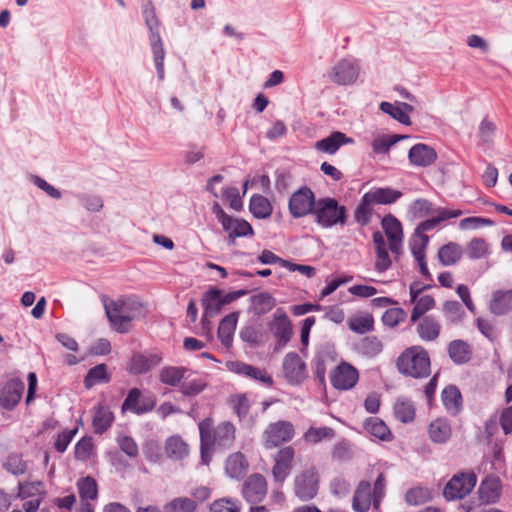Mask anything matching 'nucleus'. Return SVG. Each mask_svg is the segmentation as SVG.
I'll return each mask as SVG.
<instances>
[{
	"label": "nucleus",
	"instance_id": "obj_19",
	"mask_svg": "<svg viewBox=\"0 0 512 512\" xmlns=\"http://www.w3.org/2000/svg\"><path fill=\"white\" fill-rule=\"evenodd\" d=\"M202 305L204 308L202 325L205 328L209 324L207 318L216 316L222 310L221 291L213 288L205 292L202 298Z\"/></svg>",
	"mask_w": 512,
	"mask_h": 512
},
{
	"label": "nucleus",
	"instance_id": "obj_44",
	"mask_svg": "<svg viewBox=\"0 0 512 512\" xmlns=\"http://www.w3.org/2000/svg\"><path fill=\"white\" fill-rule=\"evenodd\" d=\"M251 213L259 219L268 218L272 214V206L267 198L262 195L251 197L249 205Z\"/></svg>",
	"mask_w": 512,
	"mask_h": 512
},
{
	"label": "nucleus",
	"instance_id": "obj_1",
	"mask_svg": "<svg viewBox=\"0 0 512 512\" xmlns=\"http://www.w3.org/2000/svg\"><path fill=\"white\" fill-rule=\"evenodd\" d=\"M381 226L387 237L388 244L380 231L374 232L372 238L376 253L375 269L383 273L392 264L388 249L396 259L403 252V230L400 221L393 215H386L381 221Z\"/></svg>",
	"mask_w": 512,
	"mask_h": 512
},
{
	"label": "nucleus",
	"instance_id": "obj_46",
	"mask_svg": "<svg viewBox=\"0 0 512 512\" xmlns=\"http://www.w3.org/2000/svg\"><path fill=\"white\" fill-rule=\"evenodd\" d=\"M408 138L406 135H382L376 137L372 142L373 152L376 154H385L390 148L401 139Z\"/></svg>",
	"mask_w": 512,
	"mask_h": 512
},
{
	"label": "nucleus",
	"instance_id": "obj_6",
	"mask_svg": "<svg viewBox=\"0 0 512 512\" xmlns=\"http://www.w3.org/2000/svg\"><path fill=\"white\" fill-rule=\"evenodd\" d=\"M476 484L473 473H460L454 475L445 485L443 495L448 501L459 500L466 497Z\"/></svg>",
	"mask_w": 512,
	"mask_h": 512
},
{
	"label": "nucleus",
	"instance_id": "obj_17",
	"mask_svg": "<svg viewBox=\"0 0 512 512\" xmlns=\"http://www.w3.org/2000/svg\"><path fill=\"white\" fill-rule=\"evenodd\" d=\"M354 140L347 137L340 131L331 133L328 137L323 138L315 143V149L322 153L335 154L339 148L346 144H352Z\"/></svg>",
	"mask_w": 512,
	"mask_h": 512
},
{
	"label": "nucleus",
	"instance_id": "obj_55",
	"mask_svg": "<svg viewBox=\"0 0 512 512\" xmlns=\"http://www.w3.org/2000/svg\"><path fill=\"white\" fill-rule=\"evenodd\" d=\"M488 253V245L482 238L472 239L466 249V254L470 259H480Z\"/></svg>",
	"mask_w": 512,
	"mask_h": 512
},
{
	"label": "nucleus",
	"instance_id": "obj_28",
	"mask_svg": "<svg viewBox=\"0 0 512 512\" xmlns=\"http://www.w3.org/2000/svg\"><path fill=\"white\" fill-rule=\"evenodd\" d=\"M212 445L219 447L228 448L234 441L235 438V427L229 422H223L219 424L211 432Z\"/></svg>",
	"mask_w": 512,
	"mask_h": 512
},
{
	"label": "nucleus",
	"instance_id": "obj_32",
	"mask_svg": "<svg viewBox=\"0 0 512 512\" xmlns=\"http://www.w3.org/2000/svg\"><path fill=\"white\" fill-rule=\"evenodd\" d=\"M251 310L255 315H264L271 311L275 305V298L268 292H260L250 299Z\"/></svg>",
	"mask_w": 512,
	"mask_h": 512
},
{
	"label": "nucleus",
	"instance_id": "obj_20",
	"mask_svg": "<svg viewBox=\"0 0 512 512\" xmlns=\"http://www.w3.org/2000/svg\"><path fill=\"white\" fill-rule=\"evenodd\" d=\"M408 158L413 165L426 167L436 160L437 153L426 144H416L409 150Z\"/></svg>",
	"mask_w": 512,
	"mask_h": 512
},
{
	"label": "nucleus",
	"instance_id": "obj_48",
	"mask_svg": "<svg viewBox=\"0 0 512 512\" xmlns=\"http://www.w3.org/2000/svg\"><path fill=\"white\" fill-rule=\"evenodd\" d=\"M334 436L335 431L330 427H310L303 438L307 443L316 444L326 439H332Z\"/></svg>",
	"mask_w": 512,
	"mask_h": 512
},
{
	"label": "nucleus",
	"instance_id": "obj_57",
	"mask_svg": "<svg viewBox=\"0 0 512 512\" xmlns=\"http://www.w3.org/2000/svg\"><path fill=\"white\" fill-rule=\"evenodd\" d=\"M206 387V383L200 379H184L180 385V392L185 396H196Z\"/></svg>",
	"mask_w": 512,
	"mask_h": 512
},
{
	"label": "nucleus",
	"instance_id": "obj_61",
	"mask_svg": "<svg viewBox=\"0 0 512 512\" xmlns=\"http://www.w3.org/2000/svg\"><path fill=\"white\" fill-rule=\"evenodd\" d=\"M406 312L401 308L388 309L382 316V321L386 326L394 327L404 321Z\"/></svg>",
	"mask_w": 512,
	"mask_h": 512
},
{
	"label": "nucleus",
	"instance_id": "obj_51",
	"mask_svg": "<svg viewBox=\"0 0 512 512\" xmlns=\"http://www.w3.org/2000/svg\"><path fill=\"white\" fill-rule=\"evenodd\" d=\"M77 487L82 501L94 500L97 497V483L92 477L79 479Z\"/></svg>",
	"mask_w": 512,
	"mask_h": 512
},
{
	"label": "nucleus",
	"instance_id": "obj_7",
	"mask_svg": "<svg viewBox=\"0 0 512 512\" xmlns=\"http://www.w3.org/2000/svg\"><path fill=\"white\" fill-rule=\"evenodd\" d=\"M317 200L312 190L303 186L295 191L289 199V212L294 218L313 214Z\"/></svg>",
	"mask_w": 512,
	"mask_h": 512
},
{
	"label": "nucleus",
	"instance_id": "obj_15",
	"mask_svg": "<svg viewBox=\"0 0 512 512\" xmlns=\"http://www.w3.org/2000/svg\"><path fill=\"white\" fill-rule=\"evenodd\" d=\"M294 449L291 446L280 449L275 456L272 474L275 481L282 483L291 471V462L294 458Z\"/></svg>",
	"mask_w": 512,
	"mask_h": 512
},
{
	"label": "nucleus",
	"instance_id": "obj_5",
	"mask_svg": "<svg viewBox=\"0 0 512 512\" xmlns=\"http://www.w3.org/2000/svg\"><path fill=\"white\" fill-rule=\"evenodd\" d=\"M318 489L319 475L316 468L310 467L295 477L294 491L301 501L313 499L317 495Z\"/></svg>",
	"mask_w": 512,
	"mask_h": 512
},
{
	"label": "nucleus",
	"instance_id": "obj_4",
	"mask_svg": "<svg viewBox=\"0 0 512 512\" xmlns=\"http://www.w3.org/2000/svg\"><path fill=\"white\" fill-rule=\"evenodd\" d=\"M315 221L323 228H330L335 225H343L346 222V208L339 205L334 198H320L313 210Z\"/></svg>",
	"mask_w": 512,
	"mask_h": 512
},
{
	"label": "nucleus",
	"instance_id": "obj_10",
	"mask_svg": "<svg viewBox=\"0 0 512 512\" xmlns=\"http://www.w3.org/2000/svg\"><path fill=\"white\" fill-rule=\"evenodd\" d=\"M330 380L335 389L347 391L357 384L359 373L350 363L342 361L331 371Z\"/></svg>",
	"mask_w": 512,
	"mask_h": 512
},
{
	"label": "nucleus",
	"instance_id": "obj_52",
	"mask_svg": "<svg viewBox=\"0 0 512 512\" xmlns=\"http://www.w3.org/2000/svg\"><path fill=\"white\" fill-rule=\"evenodd\" d=\"M397 419L403 423L411 422L415 417V408L411 401L399 399L394 405Z\"/></svg>",
	"mask_w": 512,
	"mask_h": 512
},
{
	"label": "nucleus",
	"instance_id": "obj_37",
	"mask_svg": "<svg viewBox=\"0 0 512 512\" xmlns=\"http://www.w3.org/2000/svg\"><path fill=\"white\" fill-rule=\"evenodd\" d=\"M200 439H201V460L203 464L208 465L211 460L212 437L209 420L199 423Z\"/></svg>",
	"mask_w": 512,
	"mask_h": 512
},
{
	"label": "nucleus",
	"instance_id": "obj_35",
	"mask_svg": "<svg viewBox=\"0 0 512 512\" xmlns=\"http://www.w3.org/2000/svg\"><path fill=\"white\" fill-rule=\"evenodd\" d=\"M442 402L446 410L456 415L461 409L462 397L459 389L456 386L450 385L446 387L441 394Z\"/></svg>",
	"mask_w": 512,
	"mask_h": 512
},
{
	"label": "nucleus",
	"instance_id": "obj_2",
	"mask_svg": "<svg viewBox=\"0 0 512 512\" xmlns=\"http://www.w3.org/2000/svg\"><path fill=\"white\" fill-rule=\"evenodd\" d=\"M105 312L114 329L126 333L131 328L132 321L145 316L146 309L136 298H126L105 303Z\"/></svg>",
	"mask_w": 512,
	"mask_h": 512
},
{
	"label": "nucleus",
	"instance_id": "obj_43",
	"mask_svg": "<svg viewBox=\"0 0 512 512\" xmlns=\"http://www.w3.org/2000/svg\"><path fill=\"white\" fill-rule=\"evenodd\" d=\"M365 428L371 435L382 441H389L392 438V434L386 424L377 417L368 418L365 422Z\"/></svg>",
	"mask_w": 512,
	"mask_h": 512
},
{
	"label": "nucleus",
	"instance_id": "obj_11",
	"mask_svg": "<svg viewBox=\"0 0 512 512\" xmlns=\"http://www.w3.org/2000/svg\"><path fill=\"white\" fill-rule=\"evenodd\" d=\"M283 371L287 381L299 385L306 379V365L295 352L286 354L283 359Z\"/></svg>",
	"mask_w": 512,
	"mask_h": 512
},
{
	"label": "nucleus",
	"instance_id": "obj_41",
	"mask_svg": "<svg viewBox=\"0 0 512 512\" xmlns=\"http://www.w3.org/2000/svg\"><path fill=\"white\" fill-rule=\"evenodd\" d=\"M198 503L196 500L188 497H176L167 502L164 507V512H195Z\"/></svg>",
	"mask_w": 512,
	"mask_h": 512
},
{
	"label": "nucleus",
	"instance_id": "obj_62",
	"mask_svg": "<svg viewBox=\"0 0 512 512\" xmlns=\"http://www.w3.org/2000/svg\"><path fill=\"white\" fill-rule=\"evenodd\" d=\"M429 238L426 235H414V238L410 244L411 252L416 260L425 258V248L428 244Z\"/></svg>",
	"mask_w": 512,
	"mask_h": 512
},
{
	"label": "nucleus",
	"instance_id": "obj_13",
	"mask_svg": "<svg viewBox=\"0 0 512 512\" xmlns=\"http://www.w3.org/2000/svg\"><path fill=\"white\" fill-rule=\"evenodd\" d=\"M270 331L277 339L275 350L282 349L291 339L292 329L288 316L279 310L274 314Z\"/></svg>",
	"mask_w": 512,
	"mask_h": 512
},
{
	"label": "nucleus",
	"instance_id": "obj_50",
	"mask_svg": "<svg viewBox=\"0 0 512 512\" xmlns=\"http://www.w3.org/2000/svg\"><path fill=\"white\" fill-rule=\"evenodd\" d=\"M229 223H225L223 229L228 233H232L233 236H247L253 234L252 226L243 219L229 218Z\"/></svg>",
	"mask_w": 512,
	"mask_h": 512
},
{
	"label": "nucleus",
	"instance_id": "obj_31",
	"mask_svg": "<svg viewBox=\"0 0 512 512\" xmlns=\"http://www.w3.org/2000/svg\"><path fill=\"white\" fill-rule=\"evenodd\" d=\"M114 421V415L105 405H99L93 416L92 425L94 432L97 434H103L109 429Z\"/></svg>",
	"mask_w": 512,
	"mask_h": 512
},
{
	"label": "nucleus",
	"instance_id": "obj_47",
	"mask_svg": "<svg viewBox=\"0 0 512 512\" xmlns=\"http://www.w3.org/2000/svg\"><path fill=\"white\" fill-rule=\"evenodd\" d=\"M143 17L149 30V37L160 35V21L156 15L155 7L148 1L143 7Z\"/></svg>",
	"mask_w": 512,
	"mask_h": 512
},
{
	"label": "nucleus",
	"instance_id": "obj_29",
	"mask_svg": "<svg viewBox=\"0 0 512 512\" xmlns=\"http://www.w3.org/2000/svg\"><path fill=\"white\" fill-rule=\"evenodd\" d=\"M440 323L432 316H424L417 324L416 331L424 341H434L440 334Z\"/></svg>",
	"mask_w": 512,
	"mask_h": 512
},
{
	"label": "nucleus",
	"instance_id": "obj_9",
	"mask_svg": "<svg viewBox=\"0 0 512 512\" xmlns=\"http://www.w3.org/2000/svg\"><path fill=\"white\" fill-rule=\"evenodd\" d=\"M360 66L356 60L341 59L328 72L329 79L338 85H351L356 82Z\"/></svg>",
	"mask_w": 512,
	"mask_h": 512
},
{
	"label": "nucleus",
	"instance_id": "obj_16",
	"mask_svg": "<svg viewBox=\"0 0 512 512\" xmlns=\"http://www.w3.org/2000/svg\"><path fill=\"white\" fill-rule=\"evenodd\" d=\"M24 391V383L19 379H12L4 386L1 396L0 404L5 409H13L20 401Z\"/></svg>",
	"mask_w": 512,
	"mask_h": 512
},
{
	"label": "nucleus",
	"instance_id": "obj_8",
	"mask_svg": "<svg viewBox=\"0 0 512 512\" xmlns=\"http://www.w3.org/2000/svg\"><path fill=\"white\" fill-rule=\"evenodd\" d=\"M294 437V426L289 421L270 423L263 433L264 445L268 449L275 448Z\"/></svg>",
	"mask_w": 512,
	"mask_h": 512
},
{
	"label": "nucleus",
	"instance_id": "obj_53",
	"mask_svg": "<svg viewBox=\"0 0 512 512\" xmlns=\"http://www.w3.org/2000/svg\"><path fill=\"white\" fill-rule=\"evenodd\" d=\"M3 467L11 474L18 476L22 475L27 470V464L22 459L21 455L13 453L10 454L3 463Z\"/></svg>",
	"mask_w": 512,
	"mask_h": 512
},
{
	"label": "nucleus",
	"instance_id": "obj_36",
	"mask_svg": "<svg viewBox=\"0 0 512 512\" xmlns=\"http://www.w3.org/2000/svg\"><path fill=\"white\" fill-rule=\"evenodd\" d=\"M161 361L158 355L145 356L142 354L135 355L130 364V371L133 374H144L157 366Z\"/></svg>",
	"mask_w": 512,
	"mask_h": 512
},
{
	"label": "nucleus",
	"instance_id": "obj_42",
	"mask_svg": "<svg viewBox=\"0 0 512 512\" xmlns=\"http://www.w3.org/2000/svg\"><path fill=\"white\" fill-rule=\"evenodd\" d=\"M461 256V246L452 242L442 246L438 251L439 261L444 266L455 264L458 260H460Z\"/></svg>",
	"mask_w": 512,
	"mask_h": 512
},
{
	"label": "nucleus",
	"instance_id": "obj_34",
	"mask_svg": "<svg viewBox=\"0 0 512 512\" xmlns=\"http://www.w3.org/2000/svg\"><path fill=\"white\" fill-rule=\"evenodd\" d=\"M248 462L241 453L230 455L226 461L225 470L229 477L239 479L243 477L247 471Z\"/></svg>",
	"mask_w": 512,
	"mask_h": 512
},
{
	"label": "nucleus",
	"instance_id": "obj_25",
	"mask_svg": "<svg viewBox=\"0 0 512 512\" xmlns=\"http://www.w3.org/2000/svg\"><path fill=\"white\" fill-rule=\"evenodd\" d=\"M380 109L401 124H411L409 113L414 110V107L408 103L400 102L396 105H393L389 102H382L380 104Z\"/></svg>",
	"mask_w": 512,
	"mask_h": 512
},
{
	"label": "nucleus",
	"instance_id": "obj_12",
	"mask_svg": "<svg viewBox=\"0 0 512 512\" xmlns=\"http://www.w3.org/2000/svg\"><path fill=\"white\" fill-rule=\"evenodd\" d=\"M267 494V482L261 474L249 476L242 487V495L251 504L261 502Z\"/></svg>",
	"mask_w": 512,
	"mask_h": 512
},
{
	"label": "nucleus",
	"instance_id": "obj_18",
	"mask_svg": "<svg viewBox=\"0 0 512 512\" xmlns=\"http://www.w3.org/2000/svg\"><path fill=\"white\" fill-rule=\"evenodd\" d=\"M229 367L231 371L259 381L267 386H271L273 384L272 377L268 375L264 369L239 361L231 362Z\"/></svg>",
	"mask_w": 512,
	"mask_h": 512
},
{
	"label": "nucleus",
	"instance_id": "obj_56",
	"mask_svg": "<svg viewBox=\"0 0 512 512\" xmlns=\"http://www.w3.org/2000/svg\"><path fill=\"white\" fill-rule=\"evenodd\" d=\"M409 212L416 218H422L433 215L434 206L426 199H417L410 205Z\"/></svg>",
	"mask_w": 512,
	"mask_h": 512
},
{
	"label": "nucleus",
	"instance_id": "obj_40",
	"mask_svg": "<svg viewBox=\"0 0 512 512\" xmlns=\"http://www.w3.org/2000/svg\"><path fill=\"white\" fill-rule=\"evenodd\" d=\"M348 327L355 333L364 334L373 330L374 319L370 313L357 314L348 320Z\"/></svg>",
	"mask_w": 512,
	"mask_h": 512
},
{
	"label": "nucleus",
	"instance_id": "obj_30",
	"mask_svg": "<svg viewBox=\"0 0 512 512\" xmlns=\"http://www.w3.org/2000/svg\"><path fill=\"white\" fill-rule=\"evenodd\" d=\"M371 505V485L368 481H361L353 497V509L357 512H366Z\"/></svg>",
	"mask_w": 512,
	"mask_h": 512
},
{
	"label": "nucleus",
	"instance_id": "obj_64",
	"mask_svg": "<svg viewBox=\"0 0 512 512\" xmlns=\"http://www.w3.org/2000/svg\"><path fill=\"white\" fill-rule=\"evenodd\" d=\"M121 451L129 457H136L138 455V446L133 438L127 435H119L116 439Z\"/></svg>",
	"mask_w": 512,
	"mask_h": 512
},
{
	"label": "nucleus",
	"instance_id": "obj_26",
	"mask_svg": "<svg viewBox=\"0 0 512 512\" xmlns=\"http://www.w3.org/2000/svg\"><path fill=\"white\" fill-rule=\"evenodd\" d=\"M489 309L494 315H505L512 309V290H498L492 295Z\"/></svg>",
	"mask_w": 512,
	"mask_h": 512
},
{
	"label": "nucleus",
	"instance_id": "obj_14",
	"mask_svg": "<svg viewBox=\"0 0 512 512\" xmlns=\"http://www.w3.org/2000/svg\"><path fill=\"white\" fill-rule=\"evenodd\" d=\"M222 181V175L218 174L211 177L206 186L207 191L212 193L216 198L222 196L227 202H229V205L232 209L239 211L242 208V200L238 189L236 187H226L221 189L219 192L216 189V184L221 183Z\"/></svg>",
	"mask_w": 512,
	"mask_h": 512
},
{
	"label": "nucleus",
	"instance_id": "obj_59",
	"mask_svg": "<svg viewBox=\"0 0 512 512\" xmlns=\"http://www.w3.org/2000/svg\"><path fill=\"white\" fill-rule=\"evenodd\" d=\"M443 311L447 319L453 323L460 321L464 314L461 304L457 301H446L443 304Z\"/></svg>",
	"mask_w": 512,
	"mask_h": 512
},
{
	"label": "nucleus",
	"instance_id": "obj_58",
	"mask_svg": "<svg viewBox=\"0 0 512 512\" xmlns=\"http://www.w3.org/2000/svg\"><path fill=\"white\" fill-rule=\"evenodd\" d=\"M240 503L237 500L223 498L214 501L210 512H240Z\"/></svg>",
	"mask_w": 512,
	"mask_h": 512
},
{
	"label": "nucleus",
	"instance_id": "obj_45",
	"mask_svg": "<svg viewBox=\"0 0 512 512\" xmlns=\"http://www.w3.org/2000/svg\"><path fill=\"white\" fill-rule=\"evenodd\" d=\"M110 380V376L107 373V366L105 364H98L91 368L84 379V385L86 388H91L97 384L107 383Z\"/></svg>",
	"mask_w": 512,
	"mask_h": 512
},
{
	"label": "nucleus",
	"instance_id": "obj_27",
	"mask_svg": "<svg viewBox=\"0 0 512 512\" xmlns=\"http://www.w3.org/2000/svg\"><path fill=\"white\" fill-rule=\"evenodd\" d=\"M239 315V312H232L226 315L220 322L218 337L225 347H229L232 343Z\"/></svg>",
	"mask_w": 512,
	"mask_h": 512
},
{
	"label": "nucleus",
	"instance_id": "obj_24",
	"mask_svg": "<svg viewBox=\"0 0 512 512\" xmlns=\"http://www.w3.org/2000/svg\"><path fill=\"white\" fill-rule=\"evenodd\" d=\"M428 434L432 442L438 444L446 443L452 435L450 422L445 418L433 420L429 424Z\"/></svg>",
	"mask_w": 512,
	"mask_h": 512
},
{
	"label": "nucleus",
	"instance_id": "obj_3",
	"mask_svg": "<svg viewBox=\"0 0 512 512\" xmlns=\"http://www.w3.org/2000/svg\"><path fill=\"white\" fill-rule=\"evenodd\" d=\"M400 373L413 378H425L430 374V358L421 346L407 348L397 359Z\"/></svg>",
	"mask_w": 512,
	"mask_h": 512
},
{
	"label": "nucleus",
	"instance_id": "obj_38",
	"mask_svg": "<svg viewBox=\"0 0 512 512\" xmlns=\"http://www.w3.org/2000/svg\"><path fill=\"white\" fill-rule=\"evenodd\" d=\"M150 45L153 52V58L155 62V67L157 70V76L159 80H163L165 77L164 71V59H165V50L163 48V43L160 35H154L149 37Z\"/></svg>",
	"mask_w": 512,
	"mask_h": 512
},
{
	"label": "nucleus",
	"instance_id": "obj_39",
	"mask_svg": "<svg viewBox=\"0 0 512 512\" xmlns=\"http://www.w3.org/2000/svg\"><path fill=\"white\" fill-rule=\"evenodd\" d=\"M449 356L456 364H464L470 360L471 350L469 345L462 340H453L448 347Z\"/></svg>",
	"mask_w": 512,
	"mask_h": 512
},
{
	"label": "nucleus",
	"instance_id": "obj_33",
	"mask_svg": "<svg viewBox=\"0 0 512 512\" xmlns=\"http://www.w3.org/2000/svg\"><path fill=\"white\" fill-rule=\"evenodd\" d=\"M187 372L188 369L185 367H165L159 373V380L163 384L175 387L181 385L182 380L189 378V376L186 375Z\"/></svg>",
	"mask_w": 512,
	"mask_h": 512
},
{
	"label": "nucleus",
	"instance_id": "obj_22",
	"mask_svg": "<svg viewBox=\"0 0 512 512\" xmlns=\"http://www.w3.org/2000/svg\"><path fill=\"white\" fill-rule=\"evenodd\" d=\"M402 196V193L392 188H375L364 194V201L372 204L387 205L394 203Z\"/></svg>",
	"mask_w": 512,
	"mask_h": 512
},
{
	"label": "nucleus",
	"instance_id": "obj_49",
	"mask_svg": "<svg viewBox=\"0 0 512 512\" xmlns=\"http://www.w3.org/2000/svg\"><path fill=\"white\" fill-rule=\"evenodd\" d=\"M431 491L425 487H414L405 494V501L409 505L418 506L428 502L431 499Z\"/></svg>",
	"mask_w": 512,
	"mask_h": 512
},
{
	"label": "nucleus",
	"instance_id": "obj_21",
	"mask_svg": "<svg viewBox=\"0 0 512 512\" xmlns=\"http://www.w3.org/2000/svg\"><path fill=\"white\" fill-rule=\"evenodd\" d=\"M501 493L500 480L497 477H486L478 488L479 498L483 503H495Z\"/></svg>",
	"mask_w": 512,
	"mask_h": 512
},
{
	"label": "nucleus",
	"instance_id": "obj_60",
	"mask_svg": "<svg viewBox=\"0 0 512 512\" xmlns=\"http://www.w3.org/2000/svg\"><path fill=\"white\" fill-rule=\"evenodd\" d=\"M93 451V442L89 437H84L77 442L75 447V457L78 460L86 461L89 459Z\"/></svg>",
	"mask_w": 512,
	"mask_h": 512
},
{
	"label": "nucleus",
	"instance_id": "obj_63",
	"mask_svg": "<svg viewBox=\"0 0 512 512\" xmlns=\"http://www.w3.org/2000/svg\"><path fill=\"white\" fill-rule=\"evenodd\" d=\"M361 350L365 355L373 357L382 351V343L377 337H366L361 342Z\"/></svg>",
	"mask_w": 512,
	"mask_h": 512
},
{
	"label": "nucleus",
	"instance_id": "obj_54",
	"mask_svg": "<svg viewBox=\"0 0 512 512\" xmlns=\"http://www.w3.org/2000/svg\"><path fill=\"white\" fill-rule=\"evenodd\" d=\"M413 303L415 305L411 313V322L418 321L425 312L432 309L435 305V301L433 297L430 295H425L417 299L416 302Z\"/></svg>",
	"mask_w": 512,
	"mask_h": 512
},
{
	"label": "nucleus",
	"instance_id": "obj_23",
	"mask_svg": "<svg viewBox=\"0 0 512 512\" xmlns=\"http://www.w3.org/2000/svg\"><path fill=\"white\" fill-rule=\"evenodd\" d=\"M165 453L173 461H181L189 455V446L179 435H172L165 441Z\"/></svg>",
	"mask_w": 512,
	"mask_h": 512
}]
</instances>
